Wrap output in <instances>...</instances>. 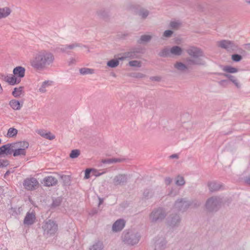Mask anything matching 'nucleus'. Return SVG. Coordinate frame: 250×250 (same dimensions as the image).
Returning <instances> with one entry per match:
<instances>
[{"mask_svg":"<svg viewBox=\"0 0 250 250\" xmlns=\"http://www.w3.org/2000/svg\"><path fill=\"white\" fill-rule=\"evenodd\" d=\"M118 159H109L107 161V162L108 163H113V162H118Z\"/></svg>","mask_w":250,"mask_h":250,"instance_id":"nucleus-36","label":"nucleus"},{"mask_svg":"<svg viewBox=\"0 0 250 250\" xmlns=\"http://www.w3.org/2000/svg\"><path fill=\"white\" fill-rule=\"evenodd\" d=\"M35 220V215L34 213H28L24 219V223L26 225L32 224Z\"/></svg>","mask_w":250,"mask_h":250,"instance_id":"nucleus-13","label":"nucleus"},{"mask_svg":"<svg viewBox=\"0 0 250 250\" xmlns=\"http://www.w3.org/2000/svg\"><path fill=\"white\" fill-rule=\"evenodd\" d=\"M29 146L27 141H19L10 144V150L14 157L24 156L26 154V149Z\"/></svg>","mask_w":250,"mask_h":250,"instance_id":"nucleus-2","label":"nucleus"},{"mask_svg":"<svg viewBox=\"0 0 250 250\" xmlns=\"http://www.w3.org/2000/svg\"><path fill=\"white\" fill-rule=\"evenodd\" d=\"M150 39H151L150 36L144 35L141 37V40L142 42H147V41H148Z\"/></svg>","mask_w":250,"mask_h":250,"instance_id":"nucleus-29","label":"nucleus"},{"mask_svg":"<svg viewBox=\"0 0 250 250\" xmlns=\"http://www.w3.org/2000/svg\"><path fill=\"white\" fill-rule=\"evenodd\" d=\"M168 52H167V53H164V52H162V56H165V55H168Z\"/></svg>","mask_w":250,"mask_h":250,"instance_id":"nucleus-38","label":"nucleus"},{"mask_svg":"<svg viewBox=\"0 0 250 250\" xmlns=\"http://www.w3.org/2000/svg\"><path fill=\"white\" fill-rule=\"evenodd\" d=\"M57 179L52 176H48L44 178L43 180V184L44 186L50 187L55 185L57 184Z\"/></svg>","mask_w":250,"mask_h":250,"instance_id":"nucleus-10","label":"nucleus"},{"mask_svg":"<svg viewBox=\"0 0 250 250\" xmlns=\"http://www.w3.org/2000/svg\"><path fill=\"white\" fill-rule=\"evenodd\" d=\"M43 229L44 231L52 234L57 230V225L53 221H49L43 225Z\"/></svg>","mask_w":250,"mask_h":250,"instance_id":"nucleus-5","label":"nucleus"},{"mask_svg":"<svg viewBox=\"0 0 250 250\" xmlns=\"http://www.w3.org/2000/svg\"><path fill=\"white\" fill-rule=\"evenodd\" d=\"M182 52V49L178 46H174L170 50V53L174 55H180Z\"/></svg>","mask_w":250,"mask_h":250,"instance_id":"nucleus-18","label":"nucleus"},{"mask_svg":"<svg viewBox=\"0 0 250 250\" xmlns=\"http://www.w3.org/2000/svg\"><path fill=\"white\" fill-rule=\"evenodd\" d=\"M4 80L5 82L11 85H14L18 83L21 81V79L17 78L14 75H10L4 76Z\"/></svg>","mask_w":250,"mask_h":250,"instance_id":"nucleus-6","label":"nucleus"},{"mask_svg":"<svg viewBox=\"0 0 250 250\" xmlns=\"http://www.w3.org/2000/svg\"><path fill=\"white\" fill-rule=\"evenodd\" d=\"M119 64V61L117 60H112L107 62V65L111 67H115Z\"/></svg>","mask_w":250,"mask_h":250,"instance_id":"nucleus-22","label":"nucleus"},{"mask_svg":"<svg viewBox=\"0 0 250 250\" xmlns=\"http://www.w3.org/2000/svg\"><path fill=\"white\" fill-rule=\"evenodd\" d=\"M212 199H209L208 201V202L207 203L208 204H209L210 202H211L212 201Z\"/></svg>","mask_w":250,"mask_h":250,"instance_id":"nucleus-40","label":"nucleus"},{"mask_svg":"<svg viewBox=\"0 0 250 250\" xmlns=\"http://www.w3.org/2000/svg\"><path fill=\"white\" fill-rule=\"evenodd\" d=\"M129 65L132 66H140V62L137 61H130L129 62Z\"/></svg>","mask_w":250,"mask_h":250,"instance_id":"nucleus-31","label":"nucleus"},{"mask_svg":"<svg viewBox=\"0 0 250 250\" xmlns=\"http://www.w3.org/2000/svg\"><path fill=\"white\" fill-rule=\"evenodd\" d=\"M25 69L22 66H17L13 70V73L16 77H19V79L23 78L25 75Z\"/></svg>","mask_w":250,"mask_h":250,"instance_id":"nucleus-8","label":"nucleus"},{"mask_svg":"<svg viewBox=\"0 0 250 250\" xmlns=\"http://www.w3.org/2000/svg\"><path fill=\"white\" fill-rule=\"evenodd\" d=\"M10 107L14 110H19L21 109L23 105V102H20L18 100L13 99L9 102Z\"/></svg>","mask_w":250,"mask_h":250,"instance_id":"nucleus-9","label":"nucleus"},{"mask_svg":"<svg viewBox=\"0 0 250 250\" xmlns=\"http://www.w3.org/2000/svg\"><path fill=\"white\" fill-rule=\"evenodd\" d=\"M38 134L42 137L49 140H52L55 138V136L49 131L41 130L38 131Z\"/></svg>","mask_w":250,"mask_h":250,"instance_id":"nucleus-12","label":"nucleus"},{"mask_svg":"<svg viewBox=\"0 0 250 250\" xmlns=\"http://www.w3.org/2000/svg\"><path fill=\"white\" fill-rule=\"evenodd\" d=\"M125 222L123 220H118L113 224L112 229L114 231H118L122 230L124 227Z\"/></svg>","mask_w":250,"mask_h":250,"instance_id":"nucleus-11","label":"nucleus"},{"mask_svg":"<svg viewBox=\"0 0 250 250\" xmlns=\"http://www.w3.org/2000/svg\"><path fill=\"white\" fill-rule=\"evenodd\" d=\"M120 177H121V178H125V177H124V176H120Z\"/></svg>","mask_w":250,"mask_h":250,"instance_id":"nucleus-44","label":"nucleus"},{"mask_svg":"<svg viewBox=\"0 0 250 250\" xmlns=\"http://www.w3.org/2000/svg\"><path fill=\"white\" fill-rule=\"evenodd\" d=\"M188 53L190 56L193 57V61H189L188 62V65L191 64H200L199 61L200 59L198 58L202 55V52L198 49L191 47L188 50Z\"/></svg>","mask_w":250,"mask_h":250,"instance_id":"nucleus-3","label":"nucleus"},{"mask_svg":"<svg viewBox=\"0 0 250 250\" xmlns=\"http://www.w3.org/2000/svg\"><path fill=\"white\" fill-rule=\"evenodd\" d=\"M47 85H49V82H44L43 83V84H42V87H41L40 88V91L42 92H44V88L45 87V86Z\"/></svg>","mask_w":250,"mask_h":250,"instance_id":"nucleus-32","label":"nucleus"},{"mask_svg":"<svg viewBox=\"0 0 250 250\" xmlns=\"http://www.w3.org/2000/svg\"><path fill=\"white\" fill-rule=\"evenodd\" d=\"M18 130L14 127H10L7 131V137L12 138L15 137L18 134Z\"/></svg>","mask_w":250,"mask_h":250,"instance_id":"nucleus-17","label":"nucleus"},{"mask_svg":"<svg viewBox=\"0 0 250 250\" xmlns=\"http://www.w3.org/2000/svg\"><path fill=\"white\" fill-rule=\"evenodd\" d=\"M171 157H172V158H174V157H175V156L172 155Z\"/></svg>","mask_w":250,"mask_h":250,"instance_id":"nucleus-43","label":"nucleus"},{"mask_svg":"<svg viewBox=\"0 0 250 250\" xmlns=\"http://www.w3.org/2000/svg\"><path fill=\"white\" fill-rule=\"evenodd\" d=\"M215 185L216 184L215 183H211L209 185V187L211 190H216L219 189V188L217 187H214Z\"/></svg>","mask_w":250,"mask_h":250,"instance_id":"nucleus-34","label":"nucleus"},{"mask_svg":"<svg viewBox=\"0 0 250 250\" xmlns=\"http://www.w3.org/2000/svg\"><path fill=\"white\" fill-rule=\"evenodd\" d=\"M93 70L91 69L87 68H81L80 70V72L82 74L84 75V74H92L93 73Z\"/></svg>","mask_w":250,"mask_h":250,"instance_id":"nucleus-20","label":"nucleus"},{"mask_svg":"<svg viewBox=\"0 0 250 250\" xmlns=\"http://www.w3.org/2000/svg\"><path fill=\"white\" fill-rule=\"evenodd\" d=\"M8 165V161L6 160H0V167H5Z\"/></svg>","mask_w":250,"mask_h":250,"instance_id":"nucleus-27","label":"nucleus"},{"mask_svg":"<svg viewBox=\"0 0 250 250\" xmlns=\"http://www.w3.org/2000/svg\"><path fill=\"white\" fill-rule=\"evenodd\" d=\"M172 32L170 30H167L164 33V36L166 37H168L171 35Z\"/></svg>","mask_w":250,"mask_h":250,"instance_id":"nucleus-33","label":"nucleus"},{"mask_svg":"<svg viewBox=\"0 0 250 250\" xmlns=\"http://www.w3.org/2000/svg\"><path fill=\"white\" fill-rule=\"evenodd\" d=\"M126 57H127V56H125L124 57L119 58V59H120V60H123L124 59L126 58Z\"/></svg>","mask_w":250,"mask_h":250,"instance_id":"nucleus-39","label":"nucleus"},{"mask_svg":"<svg viewBox=\"0 0 250 250\" xmlns=\"http://www.w3.org/2000/svg\"><path fill=\"white\" fill-rule=\"evenodd\" d=\"M80 154V151L79 150H78V149L73 150L70 154V157L71 158H75L78 157L79 156Z\"/></svg>","mask_w":250,"mask_h":250,"instance_id":"nucleus-23","label":"nucleus"},{"mask_svg":"<svg viewBox=\"0 0 250 250\" xmlns=\"http://www.w3.org/2000/svg\"><path fill=\"white\" fill-rule=\"evenodd\" d=\"M138 241H139V239H138V238H136L135 239V240H134V242L133 243H130V244H131V245H133V244H136V243H138Z\"/></svg>","mask_w":250,"mask_h":250,"instance_id":"nucleus-37","label":"nucleus"},{"mask_svg":"<svg viewBox=\"0 0 250 250\" xmlns=\"http://www.w3.org/2000/svg\"><path fill=\"white\" fill-rule=\"evenodd\" d=\"M231 58L233 61L239 62L241 60L242 57L239 55L235 54L232 55Z\"/></svg>","mask_w":250,"mask_h":250,"instance_id":"nucleus-25","label":"nucleus"},{"mask_svg":"<svg viewBox=\"0 0 250 250\" xmlns=\"http://www.w3.org/2000/svg\"><path fill=\"white\" fill-rule=\"evenodd\" d=\"M218 45L219 46L226 48V49H229L232 48L233 46V44L232 42H231L230 41H222L218 42Z\"/></svg>","mask_w":250,"mask_h":250,"instance_id":"nucleus-16","label":"nucleus"},{"mask_svg":"<svg viewBox=\"0 0 250 250\" xmlns=\"http://www.w3.org/2000/svg\"><path fill=\"white\" fill-rule=\"evenodd\" d=\"M55 60L53 54L47 50H41L35 53L30 60L31 66L36 70H43L51 65Z\"/></svg>","mask_w":250,"mask_h":250,"instance_id":"nucleus-1","label":"nucleus"},{"mask_svg":"<svg viewBox=\"0 0 250 250\" xmlns=\"http://www.w3.org/2000/svg\"><path fill=\"white\" fill-rule=\"evenodd\" d=\"M180 26V23L176 21L170 22V27L173 29H177Z\"/></svg>","mask_w":250,"mask_h":250,"instance_id":"nucleus-26","label":"nucleus"},{"mask_svg":"<svg viewBox=\"0 0 250 250\" xmlns=\"http://www.w3.org/2000/svg\"><path fill=\"white\" fill-rule=\"evenodd\" d=\"M147 15H148V12L147 11H145L144 12H141V13H140V15L143 18H146L147 16Z\"/></svg>","mask_w":250,"mask_h":250,"instance_id":"nucleus-35","label":"nucleus"},{"mask_svg":"<svg viewBox=\"0 0 250 250\" xmlns=\"http://www.w3.org/2000/svg\"><path fill=\"white\" fill-rule=\"evenodd\" d=\"M233 83H234L236 84V85L237 86V83L235 81H233Z\"/></svg>","mask_w":250,"mask_h":250,"instance_id":"nucleus-42","label":"nucleus"},{"mask_svg":"<svg viewBox=\"0 0 250 250\" xmlns=\"http://www.w3.org/2000/svg\"><path fill=\"white\" fill-rule=\"evenodd\" d=\"M93 250H101L102 249V244L101 243L97 244L92 247Z\"/></svg>","mask_w":250,"mask_h":250,"instance_id":"nucleus-30","label":"nucleus"},{"mask_svg":"<svg viewBox=\"0 0 250 250\" xmlns=\"http://www.w3.org/2000/svg\"><path fill=\"white\" fill-rule=\"evenodd\" d=\"M11 9L8 6L0 8V20L5 19L10 15Z\"/></svg>","mask_w":250,"mask_h":250,"instance_id":"nucleus-7","label":"nucleus"},{"mask_svg":"<svg viewBox=\"0 0 250 250\" xmlns=\"http://www.w3.org/2000/svg\"><path fill=\"white\" fill-rule=\"evenodd\" d=\"M246 1L247 2L250 3V0H246Z\"/></svg>","mask_w":250,"mask_h":250,"instance_id":"nucleus-41","label":"nucleus"},{"mask_svg":"<svg viewBox=\"0 0 250 250\" xmlns=\"http://www.w3.org/2000/svg\"><path fill=\"white\" fill-rule=\"evenodd\" d=\"M11 151L10 150V144L2 146L0 147V155L2 154H11Z\"/></svg>","mask_w":250,"mask_h":250,"instance_id":"nucleus-15","label":"nucleus"},{"mask_svg":"<svg viewBox=\"0 0 250 250\" xmlns=\"http://www.w3.org/2000/svg\"><path fill=\"white\" fill-rule=\"evenodd\" d=\"M91 171H94L92 169H86L85 171L84 178L87 179L90 177V174Z\"/></svg>","mask_w":250,"mask_h":250,"instance_id":"nucleus-28","label":"nucleus"},{"mask_svg":"<svg viewBox=\"0 0 250 250\" xmlns=\"http://www.w3.org/2000/svg\"><path fill=\"white\" fill-rule=\"evenodd\" d=\"M175 67L179 70L184 71L186 70L187 66L182 63L177 62L175 64Z\"/></svg>","mask_w":250,"mask_h":250,"instance_id":"nucleus-19","label":"nucleus"},{"mask_svg":"<svg viewBox=\"0 0 250 250\" xmlns=\"http://www.w3.org/2000/svg\"><path fill=\"white\" fill-rule=\"evenodd\" d=\"M23 186L26 190H33L39 188V183L35 178H27L23 181Z\"/></svg>","mask_w":250,"mask_h":250,"instance_id":"nucleus-4","label":"nucleus"},{"mask_svg":"<svg viewBox=\"0 0 250 250\" xmlns=\"http://www.w3.org/2000/svg\"><path fill=\"white\" fill-rule=\"evenodd\" d=\"M223 70L229 73H235L237 72V69L234 67H232L231 66H225L224 67Z\"/></svg>","mask_w":250,"mask_h":250,"instance_id":"nucleus-21","label":"nucleus"},{"mask_svg":"<svg viewBox=\"0 0 250 250\" xmlns=\"http://www.w3.org/2000/svg\"><path fill=\"white\" fill-rule=\"evenodd\" d=\"M176 183L178 185H183L185 184V181L183 177L181 176L177 177Z\"/></svg>","mask_w":250,"mask_h":250,"instance_id":"nucleus-24","label":"nucleus"},{"mask_svg":"<svg viewBox=\"0 0 250 250\" xmlns=\"http://www.w3.org/2000/svg\"><path fill=\"white\" fill-rule=\"evenodd\" d=\"M24 87L19 86L15 87L12 92V95L16 98H19L24 95Z\"/></svg>","mask_w":250,"mask_h":250,"instance_id":"nucleus-14","label":"nucleus"}]
</instances>
